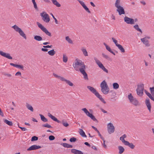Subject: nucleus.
Listing matches in <instances>:
<instances>
[{"label": "nucleus", "mask_w": 154, "mask_h": 154, "mask_svg": "<svg viewBox=\"0 0 154 154\" xmlns=\"http://www.w3.org/2000/svg\"><path fill=\"white\" fill-rule=\"evenodd\" d=\"M52 47V45H47L46 46H44L43 47L44 48H51Z\"/></svg>", "instance_id": "obj_59"}, {"label": "nucleus", "mask_w": 154, "mask_h": 154, "mask_svg": "<svg viewBox=\"0 0 154 154\" xmlns=\"http://www.w3.org/2000/svg\"><path fill=\"white\" fill-rule=\"evenodd\" d=\"M87 88L93 94H94L96 97L98 98L100 101L104 103H106V102L104 100L103 98L102 97V96L99 93L97 90L93 87L90 86H87Z\"/></svg>", "instance_id": "obj_1"}, {"label": "nucleus", "mask_w": 154, "mask_h": 154, "mask_svg": "<svg viewBox=\"0 0 154 154\" xmlns=\"http://www.w3.org/2000/svg\"><path fill=\"white\" fill-rule=\"evenodd\" d=\"M41 50L43 51L47 52L48 51V49L45 48H42Z\"/></svg>", "instance_id": "obj_62"}, {"label": "nucleus", "mask_w": 154, "mask_h": 154, "mask_svg": "<svg viewBox=\"0 0 154 154\" xmlns=\"http://www.w3.org/2000/svg\"><path fill=\"white\" fill-rule=\"evenodd\" d=\"M83 8L85 9L86 10V11H87L88 12L90 13L91 11L89 10V9L86 6V5L84 7H83Z\"/></svg>", "instance_id": "obj_50"}, {"label": "nucleus", "mask_w": 154, "mask_h": 154, "mask_svg": "<svg viewBox=\"0 0 154 154\" xmlns=\"http://www.w3.org/2000/svg\"><path fill=\"white\" fill-rule=\"evenodd\" d=\"M15 75L16 76H21V73L20 72H18L15 74Z\"/></svg>", "instance_id": "obj_60"}, {"label": "nucleus", "mask_w": 154, "mask_h": 154, "mask_svg": "<svg viewBox=\"0 0 154 154\" xmlns=\"http://www.w3.org/2000/svg\"><path fill=\"white\" fill-rule=\"evenodd\" d=\"M79 131L80 134L82 137H86L87 136L82 129H80Z\"/></svg>", "instance_id": "obj_32"}, {"label": "nucleus", "mask_w": 154, "mask_h": 154, "mask_svg": "<svg viewBox=\"0 0 154 154\" xmlns=\"http://www.w3.org/2000/svg\"><path fill=\"white\" fill-rule=\"evenodd\" d=\"M117 11L118 12L119 14L120 15L122 14H125V12L124 8L121 6L119 7V8H117Z\"/></svg>", "instance_id": "obj_19"}, {"label": "nucleus", "mask_w": 154, "mask_h": 154, "mask_svg": "<svg viewBox=\"0 0 154 154\" xmlns=\"http://www.w3.org/2000/svg\"><path fill=\"white\" fill-rule=\"evenodd\" d=\"M101 91L104 94H107L109 92V89L105 80L103 81L100 84Z\"/></svg>", "instance_id": "obj_2"}, {"label": "nucleus", "mask_w": 154, "mask_h": 154, "mask_svg": "<svg viewBox=\"0 0 154 154\" xmlns=\"http://www.w3.org/2000/svg\"><path fill=\"white\" fill-rule=\"evenodd\" d=\"M48 116L51 118V119L53 120L54 121L57 122L58 123H61V122L58 120L57 118L55 117L51 114L50 113H48Z\"/></svg>", "instance_id": "obj_18"}, {"label": "nucleus", "mask_w": 154, "mask_h": 154, "mask_svg": "<svg viewBox=\"0 0 154 154\" xmlns=\"http://www.w3.org/2000/svg\"><path fill=\"white\" fill-rule=\"evenodd\" d=\"M61 123L65 127H67L69 126V124L67 122H64L63 120L62 121Z\"/></svg>", "instance_id": "obj_45"}, {"label": "nucleus", "mask_w": 154, "mask_h": 154, "mask_svg": "<svg viewBox=\"0 0 154 154\" xmlns=\"http://www.w3.org/2000/svg\"><path fill=\"white\" fill-rule=\"evenodd\" d=\"M100 109L104 113H107V111H105V110H104V109L102 108H100Z\"/></svg>", "instance_id": "obj_63"}, {"label": "nucleus", "mask_w": 154, "mask_h": 154, "mask_svg": "<svg viewBox=\"0 0 154 154\" xmlns=\"http://www.w3.org/2000/svg\"><path fill=\"white\" fill-rule=\"evenodd\" d=\"M81 51H82L84 55L85 56H88V52L84 48H81Z\"/></svg>", "instance_id": "obj_30"}, {"label": "nucleus", "mask_w": 154, "mask_h": 154, "mask_svg": "<svg viewBox=\"0 0 154 154\" xmlns=\"http://www.w3.org/2000/svg\"><path fill=\"white\" fill-rule=\"evenodd\" d=\"M16 68L21 69L23 70H24V67L22 65H17Z\"/></svg>", "instance_id": "obj_47"}, {"label": "nucleus", "mask_w": 154, "mask_h": 154, "mask_svg": "<svg viewBox=\"0 0 154 154\" xmlns=\"http://www.w3.org/2000/svg\"><path fill=\"white\" fill-rule=\"evenodd\" d=\"M4 75L5 76H7L8 77H10L12 75L11 74L8 73H5L4 74Z\"/></svg>", "instance_id": "obj_53"}, {"label": "nucleus", "mask_w": 154, "mask_h": 154, "mask_svg": "<svg viewBox=\"0 0 154 154\" xmlns=\"http://www.w3.org/2000/svg\"><path fill=\"white\" fill-rule=\"evenodd\" d=\"M55 51L54 49L51 50L48 52V54L51 56H54L55 54Z\"/></svg>", "instance_id": "obj_34"}, {"label": "nucleus", "mask_w": 154, "mask_h": 154, "mask_svg": "<svg viewBox=\"0 0 154 154\" xmlns=\"http://www.w3.org/2000/svg\"><path fill=\"white\" fill-rule=\"evenodd\" d=\"M103 141V143L102 144L103 146L104 147V148H106L107 146L106 144H105V141L104 140V139L103 138V139H102Z\"/></svg>", "instance_id": "obj_55"}, {"label": "nucleus", "mask_w": 154, "mask_h": 154, "mask_svg": "<svg viewBox=\"0 0 154 154\" xmlns=\"http://www.w3.org/2000/svg\"><path fill=\"white\" fill-rule=\"evenodd\" d=\"M144 85L141 84L138 85L137 88L136 89L137 93L138 95L142 96L143 94Z\"/></svg>", "instance_id": "obj_7"}, {"label": "nucleus", "mask_w": 154, "mask_h": 154, "mask_svg": "<svg viewBox=\"0 0 154 154\" xmlns=\"http://www.w3.org/2000/svg\"><path fill=\"white\" fill-rule=\"evenodd\" d=\"M33 4L34 7V8H35L36 10L37 9H38V7H37V5L36 3L35 2H34V3H33Z\"/></svg>", "instance_id": "obj_56"}, {"label": "nucleus", "mask_w": 154, "mask_h": 154, "mask_svg": "<svg viewBox=\"0 0 154 154\" xmlns=\"http://www.w3.org/2000/svg\"><path fill=\"white\" fill-rule=\"evenodd\" d=\"M94 60L95 61L96 63L101 69L105 72L108 73V70L105 68L102 63L96 57L94 58Z\"/></svg>", "instance_id": "obj_8"}, {"label": "nucleus", "mask_w": 154, "mask_h": 154, "mask_svg": "<svg viewBox=\"0 0 154 154\" xmlns=\"http://www.w3.org/2000/svg\"><path fill=\"white\" fill-rule=\"evenodd\" d=\"M91 148L92 149H93L95 150H97V148L96 147V146H92Z\"/></svg>", "instance_id": "obj_64"}, {"label": "nucleus", "mask_w": 154, "mask_h": 154, "mask_svg": "<svg viewBox=\"0 0 154 154\" xmlns=\"http://www.w3.org/2000/svg\"><path fill=\"white\" fill-rule=\"evenodd\" d=\"M71 152L75 154H83V153L81 151L74 149H71Z\"/></svg>", "instance_id": "obj_21"}, {"label": "nucleus", "mask_w": 154, "mask_h": 154, "mask_svg": "<svg viewBox=\"0 0 154 154\" xmlns=\"http://www.w3.org/2000/svg\"><path fill=\"white\" fill-rule=\"evenodd\" d=\"M118 149L119 150V153L122 154L125 151V149L122 146H118Z\"/></svg>", "instance_id": "obj_25"}, {"label": "nucleus", "mask_w": 154, "mask_h": 154, "mask_svg": "<svg viewBox=\"0 0 154 154\" xmlns=\"http://www.w3.org/2000/svg\"><path fill=\"white\" fill-rule=\"evenodd\" d=\"M3 121L4 122L8 125L10 126L13 125V123L12 122L9 121L6 119H4Z\"/></svg>", "instance_id": "obj_26"}, {"label": "nucleus", "mask_w": 154, "mask_h": 154, "mask_svg": "<svg viewBox=\"0 0 154 154\" xmlns=\"http://www.w3.org/2000/svg\"><path fill=\"white\" fill-rule=\"evenodd\" d=\"M18 127L20 128L22 131H24L27 130V129L25 128L20 127L19 126H18Z\"/></svg>", "instance_id": "obj_57"}, {"label": "nucleus", "mask_w": 154, "mask_h": 154, "mask_svg": "<svg viewBox=\"0 0 154 154\" xmlns=\"http://www.w3.org/2000/svg\"><path fill=\"white\" fill-rule=\"evenodd\" d=\"M0 115L2 116L3 117L4 116V114L3 112L2 111L1 109L0 108Z\"/></svg>", "instance_id": "obj_61"}, {"label": "nucleus", "mask_w": 154, "mask_h": 154, "mask_svg": "<svg viewBox=\"0 0 154 154\" xmlns=\"http://www.w3.org/2000/svg\"><path fill=\"white\" fill-rule=\"evenodd\" d=\"M63 59L64 62L66 63L67 61L68 58L66 54H63Z\"/></svg>", "instance_id": "obj_39"}, {"label": "nucleus", "mask_w": 154, "mask_h": 154, "mask_svg": "<svg viewBox=\"0 0 154 154\" xmlns=\"http://www.w3.org/2000/svg\"><path fill=\"white\" fill-rule=\"evenodd\" d=\"M106 49L107 51H109V52H110V53H111L113 54L114 55H115V53L110 48L109 46H107V47H106Z\"/></svg>", "instance_id": "obj_40"}, {"label": "nucleus", "mask_w": 154, "mask_h": 154, "mask_svg": "<svg viewBox=\"0 0 154 154\" xmlns=\"http://www.w3.org/2000/svg\"><path fill=\"white\" fill-rule=\"evenodd\" d=\"M26 107L28 109L30 110L31 112L33 111V109L32 107L29 104H27Z\"/></svg>", "instance_id": "obj_38"}, {"label": "nucleus", "mask_w": 154, "mask_h": 154, "mask_svg": "<svg viewBox=\"0 0 154 154\" xmlns=\"http://www.w3.org/2000/svg\"><path fill=\"white\" fill-rule=\"evenodd\" d=\"M12 28L14 29L17 32H18L20 35L23 37L24 39H26V34L24 33L22 29L19 28L17 26L15 25L14 26H12Z\"/></svg>", "instance_id": "obj_4"}, {"label": "nucleus", "mask_w": 154, "mask_h": 154, "mask_svg": "<svg viewBox=\"0 0 154 154\" xmlns=\"http://www.w3.org/2000/svg\"><path fill=\"white\" fill-rule=\"evenodd\" d=\"M82 110L88 116L90 117L93 121L98 122L95 116L92 114L90 113L86 108H82Z\"/></svg>", "instance_id": "obj_11"}, {"label": "nucleus", "mask_w": 154, "mask_h": 154, "mask_svg": "<svg viewBox=\"0 0 154 154\" xmlns=\"http://www.w3.org/2000/svg\"><path fill=\"white\" fill-rule=\"evenodd\" d=\"M53 74L56 78L60 79L62 81L65 82L69 86H72L73 85V84L72 82L70 81L65 79L63 77L59 76L55 73H53Z\"/></svg>", "instance_id": "obj_5"}, {"label": "nucleus", "mask_w": 154, "mask_h": 154, "mask_svg": "<svg viewBox=\"0 0 154 154\" xmlns=\"http://www.w3.org/2000/svg\"><path fill=\"white\" fill-rule=\"evenodd\" d=\"M76 138L74 137H72L70 139L69 141L71 142H74L76 141Z\"/></svg>", "instance_id": "obj_46"}, {"label": "nucleus", "mask_w": 154, "mask_h": 154, "mask_svg": "<svg viewBox=\"0 0 154 154\" xmlns=\"http://www.w3.org/2000/svg\"><path fill=\"white\" fill-rule=\"evenodd\" d=\"M107 130L109 134L113 133L115 131V127L111 123H109L107 125Z\"/></svg>", "instance_id": "obj_12"}, {"label": "nucleus", "mask_w": 154, "mask_h": 154, "mask_svg": "<svg viewBox=\"0 0 154 154\" xmlns=\"http://www.w3.org/2000/svg\"><path fill=\"white\" fill-rule=\"evenodd\" d=\"M64 147L67 148H72L73 146L69 144L63 143L61 144Z\"/></svg>", "instance_id": "obj_23"}, {"label": "nucleus", "mask_w": 154, "mask_h": 154, "mask_svg": "<svg viewBox=\"0 0 154 154\" xmlns=\"http://www.w3.org/2000/svg\"><path fill=\"white\" fill-rule=\"evenodd\" d=\"M112 40L113 42L116 45L117 47L118 45H119L120 44H118L117 43V41L114 38L112 37Z\"/></svg>", "instance_id": "obj_43"}, {"label": "nucleus", "mask_w": 154, "mask_h": 154, "mask_svg": "<svg viewBox=\"0 0 154 154\" xmlns=\"http://www.w3.org/2000/svg\"><path fill=\"white\" fill-rule=\"evenodd\" d=\"M78 1L79 2L80 4L82 6L83 8L84 7V6H86L84 3L83 2L81 1L80 0H78Z\"/></svg>", "instance_id": "obj_48"}, {"label": "nucleus", "mask_w": 154, "mask_h": 154, "mask_svg": "<svg viewBox=\"0 0 154 154\" xmlns=\"http://www.w3.org/2000/svg\"><path fill=\"white\" fill-rule=\"evenodd\" d=\"M40 16L42 17V20L45 22L48 23L50 21L49 15L45 11L40 13Z\"/></svg>", "instance_id": "obj_9"}, {"label": "nucleus", "mask_w": 154, "mask_h": 154, "mask_svg": "<svg viewBox=\"0 0 154 154\" xmlns=\"http://www.w3.org/2000/svg\"><path fill=\"white\" fill-rule=\"evenodd\" d=\"M117 47L122 52L124 53L125 52V50L122 45H119Z\"/></svg>", "instance_id": "obj_36"}, {"label": "nucleus", "mask_w": 154, "mask_h": 154, "mask_svg": "<svg viewBox=\"0 0 154 154\" xmlns=\"http://www.w3.org/2000/svg\"><path fill=\"white\" fill-rule=\"evenodd\" d=\"M42 126L44 127H46L48 128H52V127L48 123L45 124L43 125Z\"/></svg>", "instance_id": "obj_41"}, {"label": "nucleus", "mask_w": 154, "mask_h": 154, "mask_svg": "<svg viewBox=\"0 0 154 154\" xmlns=\"http://www.w3.org/2000/svg\"><path fill=\"white\" fill-rule=\"evenodd\" d=\"M85 66H84V67H81L79 68V69L80 71L82 74H83L84 76V79L85 80H88V75L85 71Z\"/></svg>", "instance_id": "obj_13"}, {"label": "nucleus", "mask_w": 154, "mask_h": 154, "mask_svg": "<svg viewBox=\"0 0 154 154\" xmlns=\"http://www.w3.org/2000/svg\"><path fill=\"white\" fill-rule=\"evenodd\" d=\"M66 40L69 43H72V41L69 36H66L65 38Z\"/></svg>", "instance_id": "obj_42"}, {"label": "nucleus", "mask_w": 154, "mask_h": 154, "mask_svg": "<svg viewBox=\"0 0 154 154\" xmlns=\"http://www.w3.org/2000/svg\"><path fill=\"white\" fill-rule=\"evenodd\" d=\"M51 14V15L52 16L53 18L55 20V23L56 24H58L57 20V19L55 18V17L53 15V14Z\"/></svg>", "instance_id": "obj_54"}, {"label": "nucleus", "mask_w": 154, "mask_h": 154, "mask_svg": "<svg viewBox=\"0 0 154 154\" xmlns=\"http://www.w3.org/2000/svg\"><path fill=\"white\" fill-rule=\"evenodd\" d=\"M126 135L124 134L120 138V140L122 141V142L125 145V144L128 141L125 140L124 139L126 138Z\"/></svg>", "instance_id": "obj_22"}, {"label": "nucleus", "mask_w": 154, "mask_h": 154, "mask_svg": "<svg viewBox=\"0 0 154 154\" xmlns=\"http://www.w3.org/2000/svg\"><path fill=\"white\" fill-rule=\"evenodd\" d=\"M0 54L2 56L9 59L11 60L12 59V57L10 56V54L9 53H5L0 51Z\"/></svg>", "instance_id": "obj_16"}, {"label": "nucleus", "mask_w": 154, "mask_h": 154, "mask_svg": "<svg viewBox=\"0 0 154 154\" xmlns=\"http://www.w3.org/2000/svg\"><path fill=\"white\" fill-rule=\"evenodd\" d=\"M41 148V146H39V145H33L31 146H30L29 148L27 149V151H31L32 150H34L37 149H38L40 148Z\"/></svg>", "instance_id": "obj_17"}, {"label": "nucleus", "mask_w": 154, "mask_h": 154, "mask_svg": "<svg viewBox=\"0 0 154 154\" xmlns=\"http://www.w3.org/2000/svg\"><path fill=\"white\" fill-rule=\"evenodd\" d=\"M38 137L35 136H33L32 137L31 140V141L32 142L36 141L38 140Z\"/></svg>", "instance_id": "obj_44"}, {"label": "nucleus", "mask_w": 154, "mask_h": 154, "mask_svg": "<svg viewBox=\"0 0 154 154\" xmlns=\"http://www.w3.org/2000/svg\"><path fill=\"white\" fill-rule=\"evenodd\" d=\"M145 103L147 106L148 109L150 112L151 111V105L149 99L147 98L146 99L145 101Z\"/></svg>", "instance_id": "obj_20"}, {"label": "nucleus", "mask_w": 154, "mask_h": 154, "mask_svg": "<svg viewBox=\"0 0 154 154\" xmlns=\"http://www.w3.org/2000/svg\"><path fill=\"white\" fill-rule=\"evenodd\" d=\"M134 27L135 29L137 31H139L141 33H142V32L141 29L139 28V26L137 24L135 25L134 26Z\"/></svg>", "instance_id": "obj_37"}, {"label": "nucleus", "mask_w": 154, "mask_h": 154, "mask_svg": "<svg viewBox=\"0 0 154 154\" xmlns=\"http://www.w3.org/2000/svg\"><path fill=\"white\" fill-rule=\"evenodd\" d=\"M37 24L38 25V27L40 28L47 35L49 36H51V34L48 30L42 24L39 22H37Z\"/></svg>", "instance_id": "obj_10"}, {"label": "nucleus", "mask_w": 154, "mask_h": 154, "mask_svg": "<svg viewBox=\"0 0 154 154\" xmlns=\"http://www.w3.org/2000/svg\"><path fill=\"white\" fill-rule=\"evenodd\" d=\"M41 120L44 122H46L48 121V120L45 118L43 115L39 114Z\"/></svg>", "instance_id": "obj_33"}, {"label": "nucleus", "mask_w": 154, "mask_h": 154, "mask_svg": "<svg viewBox=\"0 0 154 154\" xmlns=\"http://www.w3.org/2000/svg\"><path fill=\"white\" fill-rule=\"evenodd\" d=\"M34 39L38 41H41L42 40V38L39 35H36L34 37Z\"/></svg>", "instance_id": "obj_29"}, {"label": "nucleus", "mask_w": 154, "mask_h": 154, "mask_svg": "<svg viewBox=\"0 0 154 154\" xmlns=\"http://www.w3.org/2000/svg\"><path fill=\"white\" fill-rule=\"evenodd\" d=\"M53 3L57 7H60V5L57 1L56 0H51Z\"/></svg>", "instance_id": "obj_31"}, {"label": "nucleus", "mask_w": 154, "mask_h": 154, "mask_svg": "<svg viewBox=\"0 0 154 154\" xmlns=\"http://www.w3.org/2000/svg\"><path fill=\"white\" fill-rule=\"evenodd\" d=\"M150 37H145L143 38H141L140 40L146 46L149 47L150 44L149 43L148 39L150 38Z\"/></svg>", "instance_id": "obj_15"}, {"label": "nucleus", "mask_w": 154, "mask_h": 154, "mask_svg": "<svg viewBox=\"0 0 154 154\" xmlns=\"http://www.w3.org/2000/svg\"><path fill=\"white\" fill-rule=\"evenodd\" d=\"M98 134V135L100 137V138L102 139H103V137H102L101 135L100 134V132L98 130L97 131Z\"/></svg>", "instance_id": "obj_58"}, {"label": "nucleus", "mask_w": 154, "mask_h": 154, "mask_svg": "<svg viewBox=\"0 0 154 154\" xmlns=\"http://www.w3.org/2000/svg\"><path fill=\"white\" fill-rule=\"evenodd\" d=\"M102 55L103 57L106 59H108L109 58V56L108 55L105 54L104 53H102Z\"/></svg>", "instance_id": "obj_52"}, {"label": "nucleus", "mask_w": 154, "mask_h": 154, "mask_svg": "<svg viewBox=\"0 0 154 154\" xmlns=\"http://www.w3.org/2000/svg\"><path fill=\"white\" fill-rule=\"evenodd\" d=\"M144 91L146 94V95L148 96V97L152 100L153 101H154V98L152 97L151 94L149 92H147V91L146 90H144Z\"/></svg>", "instance_id": "obj_24"}, {"label": "nucleus", "mask_w": 154, "mask_h": 154, "mask_svg": "<svg viewBox=\"0 0 154 154\" xmlns=\"http://www.w3.org/2000/svg\"><path fill=\"white\" fill-rule=\"evenodd\" d=\"M113 88L115 89H117L119 87V85L117 83H114L112 84Z\"/></svg>", "instance_id": "obj_35"}, {"label": "nucleus", "mask_w": 154, "mask_h": 154, "mask_svg": "<svg viewBox=\"0 0 154 154\" xmlns=\"http://www.w3.org/2000/svg\"><path fill=\"white\" fill-rule=\"evenodd\" d=\"M125 145L128 146L132 149H133L135 147V146L132 143H130L128 141H127Z\"/></svg>", "instance_id": "obj_27"}, {"label": "nucleus", "mask_w": 154, "mask_h": 154, "mask_svg": "<svg viewBox=\"0 0 154 154\" xmlns=\"http://www.w3.org/2000/svg\"><path fill=\"white\" fill-rule=\"evenodd\" d=\"M55 137L53 135H50L49 137V140H52L55 139Z\"/></svg>", "instance_id": "obj_49"}, {"label": "nucleus", "mask_w": 154, "mask_h": 154, "mask_svg": "<svg viewBox=\"0 0 154 154\" xmlns=\"http://www.w3.org/2000/svg\"><path fill=\"white\" fill-rule=\"evenodd\" d=\"M121 0H116L115 3V6L119 8V7L121 6L120 5Z\"/></svg>", "instance_id": "obj_28"}, {"label": "nucleus", "mask_w": 154, "mask_h": 154, "mask_svg": "<svg viewBox=\"0 0 154 154\" xmlns=\"http://www.w3.org/2000/svg\"><path fill=\"white\" fill-rule=\"evenodd\" d=\"M85 64L81 60H76V61L74 65H73L75 69L77 71L80 68L84 67Z\"/></svg>", "instance_id": "obj_6"}, {"label": "nucleus", "mask_w": 154, "mask_h": 154, "mask_svg": "<svg viewBox=\"0 0 154 154\" xmlns=\"http://www.w3.org/2000/svg\"><path fill=\"white\" fill-rule=\"evenodd\" d=\"M124 21L128 24H133L134 23V20L133 19L125 16L124 18Z\"/></svg>", "instance_id": "obj_14"}, {"label": "nucleus", "mask_w": 154, "mask_h": 154, "mask_svg": "<svg viewBox=\"0 0 154 154\" xmlns=\"http://www.w3.org/2000/svg\"><path fill=\"white\" fill-rule=\"evenodd\" d=\"M128 98L130 103L133 105L137 106L140 105L139 101L136 98L133 97L131 93L128 95Z\"/></svg>", "instance_id": "obj_3"}, {"label": "nucleus", "mask_w": 154, "mask_h": 154, "mask_svg": "<svg viewBox=\"0 0 154 154\" xmlns=\"http://www.w3.org/2000/svg\"><path fill=\"white\" fill-rule=\"evenodd\" d=\"M150 91L151 94H154V87L150 88Z\"/></svg>", "instance_id": "obj_51"}]
</instances>
